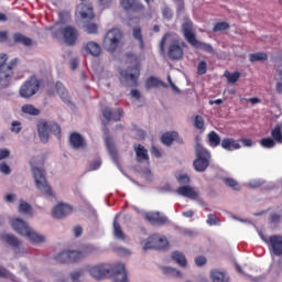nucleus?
Segmentation results:
<instances>
[{
	"label": "nucleus",
	"mask_w": 282,
	"mask_h": 282,
	"mask_svg": "<svg viewBox=\"0 0 282 282\" xmlns=\"http://www.w3.org/2000/svg\"><path fill=\"white\" fill-rule=\"evenodd\" d=\"M87 272L95 281H105L109 276H116L115 282H129L124 263L120 262L93 264L87 268Z\"/></svg>",
	"instance_id": "1"
},
{
	"label": "nucleus",
	"mask_w": 282,
	"mask_h": 282,
	"mask_svg": "<svg viewBox=\"0 0 282 282\" xmlns=\"http://www.w3.org/2000/svg\"><path fill=\"white\" fill-rule=\"evenodd\" d=\"M127 59L134 67L122 70L120 73V82L122 85H127V87H135L138 85V78H140V63L144 61V54L135 55L128 53Z\"/></svg>",
	"instance_id": "2"
},
{
	"label": "nucleus",
	"mask_w": 282,
	"mask_h": 282,
	"mask_svg": "<svg viewBox=\"0 0 282 282\" xmlns=\"http://www.w3.org/2000/svg\"><path fill=\"white\" fill-rule=\"evenodd\" d=\"M10 225L18 235L25 237L32 243H43V241H45V236L35 232V230L28 225V221L21 218H12Z\"/></svg>",
	"instance_id": "3"
},
{
	"label": "nucleus",
	"mask_w": 282,
	"mask_h": 282,
	"mask_svg": "<svg viewBox=\"0 0 282 282\" xmlns=\"http://www.w3.org/2000/svg\"><path fill=\"white\" fill-rule=\"evenodd\" d=\"M166 44H170L167 56L172 61H180L184 56V43H180V40L175 39L173 34H165L161 41L160 50L161 52H164V46Z\"/></svg>",
	"instance_id": "4"
},
{
	"label": "nucleus",
	"mask_w": 282,
	"mask_h": 282,
	"mask_svg": "<svg viewBox=\"0 0 282 282\" xmlns=\"http://www.w3.org/2000/svg\"><path fill=\"white\" fill-rule=\"evenodd\" d=\"M7 61L8 55L0 54V89L10 87V83H12V76L14 74L12 69L14 65H17V59H13L10 64H6Z\"/></svg>",
	"instance_id": "5"
},
{
	"label": "nucleus",
	"mask_w": 282,
	"mask_h": 282,
	"mask_svg": "<svg viewBox=\"0 0 282 282\" xmlns=\"http://www.w3.org/2000/svg\"><path fill=\"white\" fill-rule=\"evenodd\" d=\"M182 31L184 37L191 45H193V47H197L198 50H204V52L213 54V46L210 44L202 43L195 37V33H193V22L185 21L182 25Z\"/></svg>",
	"instance_id": "6"
},
{
	"label": "nucleus",
	"mask_w": 282,
	"mask_h": 282,
	"mask_svg": "<svg viewBox=\"0 0 282 282\" xmlns=\"http://www.w3.org/2000/svg\"><path fill=\"white\" fill-rule=\"evenodd\" d=\"M35 186L45 197H54V192L47 181L45 180V171L39 167H32Z\"/></svg>",
	"instance_id": "7"
},
{
	"label": "nucleus",
	"mask_w": 282,
	"mask_h": 282,
	"mask_svg": "<svg viewBox=\"0 0 282 282\" xmlns=\"http://www.w3.org/2000/svg\"><path fill=\"white\" fill-rule=\"evenodd\" d=\"M196 160L194 161V169L198 173H204L210 164V153L202 144L196 143Z\"/></svg>",
	"instance_id": "8"
},
{
	"label": "nucleus",
	"mask_w": 282,
	"mask_h": 282,
	"mask_svg": "<svg viewBox=\"0 0 282 282\" xmlns=\"http://www.w3.org/2000/svg\"><path fill=\"white\" fill-rule=\"evenodd\" d=\"M258 235H259L260 239H262V241L264 243H267L271 254H274V257H281V254H282V236L273 235L268 238L263 235V232L261 230H258Z\"/></svg>",
	"instance_id": "9"
},
{
	"label": "nucleus",
	"mask_w": 282,
	"mask_h": 282,
	"mask_svg": "<svg viewBox=\"0 0 282 282\" xmlns=\"http://www.w3.org/2000/svg\"><path fill=\"white\" fill-rule=\"evenodd\" d=\"M120 41H122V31L120 29H112L107 32L104 39V47L108 52H116Z\"/></svg>",
	"instance_id": "10"
},
{
	"label": "nucleus",
	"mask_w": 282,
	"mask_h": 282,
	"mask_svg": "<svg viewBox=\"0 0 282 282\" xmlns=\"http://www.w3.org/2000/svg\"><path fill=\"white\" fill-rule=\"evenodd\" d=\"M54 36H58L59 34L63 35L64 42L67 45H74L78 40V31L74 29V26H65L62 28L58 24H55L53 28Z\"/></svg>",
	"instance_id": "11"
},
{
	"label": "nucleus",
	"mask_w": 282,
	"mask_h": 282,
	"mask_svg": "<svg viewBox=\"0 0 282 282\" xmlns=\"http://www.w3.org/2000/svg\"><path fill=\"white\" fill-rule=\"evenodd\" d=\"M143 245V250H164L169 248V240L166 237H162L158 234L152 235L150 238H148L147 241L141 242Z\"/></svg>",
	"instance_id": "12"
},
{
	"label": "nucleus",
	"mask_w": 282,
	"mask_h": 282,
	"mask_svg": "<svg viewBox=\"0 0 282 282\" xmlns=\"http://www.w3.org/2000/svg\"><path fill=\"white\" fill-rule=\"evenodd\" d=\"M40 82L39 78L36 77H31L29 80H26L20 88V96L22 98H32L34 94L39 91L40 87Z\"/></svg>",
	"instance_id": "13"
},
{
	"label": "nucleus",
	"mask_w": 282,
	"mask_h": 282,
	"mask_svg": "<svg viewBox=\"0 0 282 282\" xmlns=\"http://www.w3.org/2000/svg\"><path fill=\"white\" fill-rule=\"evenodd\" d=\"M82 3L77 6L76 14L83 19H89L90 21L96 19V14H94V7L91 3H88L89 0H80Z\"/></svg>",
	"instance_id": "14"
},
{
	"label": "nucleus",
	"mask_w": 282,
	"mask_h": 282,
	"mask_svg": "<svg viewBox=\"0 0 282 282\" xmlns=\"http://www.w3.org/2000/svg\"><path fill=\"white\" fill-rule=\"evenodd\" d=\"M72 206L65 203H59L52 209V215L54 219H64V217H67V215H72Z\"/></svg>",
	"instance_id": "15"
},
{
	"label": "nucleus",
	"mask_w": 282,
	"mask_h": 282,
	"mask_svg": "<svg viewBox=\"0 0 282 282\" xmlns=\"http://www.w3.org/2000/svg\"><path fill=\"white\" fill-rule=\"evenodd\" d=\"M144 218L147 221L152 224V226H162V224H166L169 221V218L160 214V212H148L144 214Z\"/></svg>",
	"instance_id": "16"
},
{
	"label": "nucleus",
	"mask_w": 282,
	"mask_h": 282,
	"mask_svg": "<svg viewBox=\"0 0 282 282\" xmlns=\"http://www.w3.org/2000/svg\"><path fill=\"white\" fill-rule=\"evenodd\" d=\"M177 195L181 197H186L187 199H197L198 193L195 191V187H191L188 185L181 186L176 189Z\"/></svg>",
	"instance_id": "17"
},
{
	"label": "nucleus",
	"mask_w": 282,
	"mask_h": 282,
	"mask_svg": "<svg viewBox=\"0 0 282 282\" xmlns=\"http://www.w3.org/2000/svg\"><path fill=\"white\" fill-rule=\"evenodd\" d=\"M134 153L137 155V162L149 164V151L142 144L134 145Z\"/></svg>",
	"instance_id": "18"
},
{
	"label": "nucleus",
	"mask_w": 282,
	"mask_h": 282,
	"mask_svg": "<svg viewBox=\"0 0 282 282\" xmlns=\"http://www.w3.org/2000/svg\"><path fill=\"white\" fill-rule=\"evenodd\" d=\"M121 7L123 10H133V12L144 10V6L140 3V0H121Z\"/></svg>",
	"instance_id": "19"
},
{
	"label": "nucleus",
	"mask_w": 282,
	"mask_h": 282,
	"mask_svg": "<svg viewBox=\"0 0 282 282\" xmlns=\"http://www.w3.org/2000/svg\"><path fill=\"white\" fill-rule=\"evenodd\" d=\"M37 131L41 142H47L50 140V128L47 121H40L37 123Z\"/></svg>",
	"instance_id": "20"
},
{
	"label": "nucleus",
	"mask_w": 282,
	"mask_h": 282,
	"mask_svg": "<svg viewBox=\"0 0 282 282\" xmlns=\"http://www.w3.org/2000/svg\"><path fill=\"white\" fill-rule=\"evenodd\" d=\"M220 147H223L225 151H237L241 149V145L239 144V142H237V140L232 138L223 139L220 142Z\"/></svg>",
	"instance_id": "21"
},
{
	"label": "nucleus",
	"mask_w": 282,
	"mask_h": 282,
	"mask_svg": "<svg viewBox=\"0 0 282 282\" xmlns=\"http://www.w3.org/2000/svg\"><path fill=\"white\" fill-rule=\"evenodd\" d=\"M118 217H120V214H117L113 220L112 225V234L115 239H119L120 241H124L127 237L124 236V232L122 231V227H120V224H118Z\"/></svg>",
	"instance_id": "22"
},
{
	"label": "nucleus",
	"mask_w": 282,
	"mask_h": 282,
	"mask_svg": "<svg viewBox=\"0 0 282 282\" xmlns=\"http://www.w3.org/2000/svg\"><path fill=\"white\" fill-rule=\"evenodd\" d=\"M69 142L73 149H84L86 144L85 138H83V135L76 132L70 134Z\"/></svg>",
	"instance_id": "23"
},
{
	"label": "nucleus",
	"mask_w": 282,
	"mask_h": 282,
	"mask_svg": "<svg viewBox=\"0 0 282 282\" xmlns=\"http://www.w3.org/2000/svg\"><path fill=\"white\" fill-rule=\"evenodd\" d=\"M104 118L109 122L110 120H115V122H118V120H120V118H122V110L118 109L115 110L113 112L111 111V109L106 108L102 112Z\"/></svg>",
	"instance_id": "24"
},
{
	"label": "nucleus",
	"mask_w": 282,
	"mask_h": 282,
	"mask_svg": "<svg viewBox=\"0 0 282 282\" xmlns=\"http://www.w3.org/2000/svg\"><path fill=\"white\" fill-rule=\"evenodd\" d=\"M85 52L90 54V56H98L102 52V48L97 42H88L85 45Z\"/></svg>",
	"instance_id": "25"
},
{
	"label": "nucleus",
	"mask_w": 282,
	"mask_h": 282,
	"mask_svg": "<svg viewBox=\"0 0 282 282\" xmlns=\"http://www.w3.org/2000/svg\"><path fill=\"white\" fill-rule=\"evenodd\" d=\"M55 89H56V94L59 96L63 102H66V104L69 102V93H67V89L65 88V86H63L61 82H57L55 84Z\"/></svg>",
	"instance_id": "26"
},
{
	"label": "nucleus",
	"mask_w": 282,
	"mask_h": 282,
	"mask_svg": "<svg viewBox=\"0 0 282 282\" xmlns=\"http://www.w3.org/2000/svg\"><path fill=\"white\" fill-rule=\"evenodd\" d=\"M172 261H175L180 268H186L188 265V262L186 261V256L180 251H174L171 254Z\"/></svg>",
	"instance_id": "27"
},
{
	"label": "nucleus",
	"mask_w": 282,
	"mask_h": 282,
	"mask_svg": "<svg viewBox=\"0 0 282 282\" xmlns=\"http://www.w3.org/2000/svg\"><path fill=\"white\" fill-rule=\"evenodd\" d=\"M210 279L213 282H228L230 279L224 271L214 270L210 272Z\"/></svg>",
	"instance_id": "28"
},
{
	"label": "nucleus",
	"mask_w": 282,
	"mask_h": 282,
	"mask_svg": "<svg viewBox=\"0 0 282 282\" xmlns=\"http://www.w3.org/2000/svg\"><path fill=\"white\" fill-rule=\"evenodd\" d=\"M106 147L108 149V153H109L112 162H115V164L118 165V152L116 151V148L113 147V142L111 141V138H109V137L106 138Z\"/></svg>",
	"instance_id": "29"
},
{
	"label": "nucleus",
	"mask_w": 282,
	"mask_h": 282,
	"mask_svg": "<svg viewBox=\"0 0 282 282\" xmlns=\"http://www.w3.org/2000/svg\"><path fill=\"white\" fill-rule=\"evenodd\" d=\"M162 272L166 276H173V279H182L184 276L180 270L172 267H163Z\"/></svg>",
	"instance_id": "30"
},
{
	"label": "nucleus",
	"mask_w": 282,
	"mask_h": 282,
	"mask_svg": "<svg viewBox=\"0 0 282 282\" xmlns=\"http://www.w3.org/2000/svg\"><path fill=\"white\" fill-rule=\"evenodd\" d=\"M271 138L274 140L276 144H282V124H276L271 130Z\"/></svg>",
	"instance_id": "31"
},
{
	"label": "nucleus",
	"mask_w": 282,
	"mask_h": 282,
	"mask_svg": "<svg viewBox=\"0 0 282 282\" xmlns=\"http://www.w3.org/2000/svg\"><path fill=\"white\" fill-rule=\"evenodd\" d=\"M13 41L14 43H21V45H25V47H30V45H32V39L21 33L13 34Z\"/></svg>",
	"instance_id": "32"
},
{
	"label": "nucleus",
	"mask_w": 282,
	"mask_h": 282,
	"mask_svg": "<svg viewBox=\"0 0 282 282\" xmlns=\"http://www.w3.org/2000/svg\"><path fill=\"white\" fill-rule=\"evenodd\" d=\"M84 254L82 250H68V260L69 263H76L78 261H83Z\"/></svg>",
	"instance_id": "33"
},
{
	"label": "nucleus",
	"mask_w": 282,
	"mask_h": 282,
	"mask_svg": "<svg viewBox=\"0 0 282 282\" xmlns=\"http://www.w3.org/2000/svg\"><path fill=\"white\" fill-rule=\"evenodd\" d=\"M18 212L20 213V215H32V205L29 204L28 202L21 199L19 207H18Z\"/></svg>",
	"instance_id": "34"
},
{
	"label": "nucleus",
	"mask_w": 282,
	"mask_h": 282,
	"mask_svg": "<svg viewBox=\"0 0 282 282\" xmlns=\"http://www.w3.org/2000/svg\"><path fill=\"white\" fill-rule=\"evenodd\" d=\"M178 137L180 134L175 131L166 132L162 135L161 140L163 144H166V147H170V144H172L174 140H177Z\"/></svg>",
	"instance_id": "35"
},
{
	"label": "nucleus",
	"mask_w": 282,
	"mask_h": 282,
	"mask_svg": "<svg viewBox=\"0 0 282 282\" xmlns=\"http://www.w3.org/2000/svg\"><path fill=\"white\" fill-rule=\"evenodd\" d=\"M207 138H208L209 145H212L214 149L219 147V144L221 145V138L219 137V134H217V132L215 131L209 132Z\"/></svg>",
	"instance_id": "36"
},
{
	"label": "nucleus",
	"mask_w": 282,
	"mask_h": 282,
	"mask_svg": "<svg viewBox=\"0 0 282 282\" xmlns=\"http://www.w3.org/2000/svg\"><path fill=\"white\" fill-rule=\"evenodd\" d=\"M53 259L57 263H69V250L56 253Z\"/></svg>",
	"instance_id": "37"
},
{
	"label": "nucleus",
	"mask_w": 282,
	"mask_h": 282,
	"mask_svg": "<svg viewBox=\"0 0 282 282\" xmlns=\"http://www.w3.org/2000/svg\"><path fill=\"white\" fill-rule=\"evenodd\" d=\"M21 111L22 113H26L28 116H39V113H41V110H39V108L30 104L22 106Z\"/></svg>",
	"instance_id": "38"
},
{
	"label": "nucleus",
	"mask_w": 282,
	"mask_h": 282,
	"mask_svg": "<svg viewBox=\"0 0 282 282\" xmlns=\"http://www.w3.org/2000/svg\"><path fill=\"white\" fill-rule=\"evenodd\" d=\"M132 36L135 41H139L140 48L144 50V40L142 39V29H140V26H134L132 29Z\"/></svg>",
	"instance_id": "39"
},
{
	"label": "nucleus",
	"mask_w": 282,
	"mask_h": 282,
	"mask_svg": "<svg viewBox=\"0 0 282 282\" xmlns=\"http://www.w3.org/2000/svg\"><path fill=\"white\" fill-rule=\"evenodd\" d=\"M225 78H227L228 83H230V85H235V83H237V80H239V78H241V74L239 72H234L230 73V70H226L224 73Z\"/></svg>",
	"instance_id": "40"
},
{
	"label": "nucleus",
	"mask_w": 282,
	"mask_h": 282,
	"mask_svg": "<svg viewBox=\"0 0 282 282\" xmlns=\"http://www.w3.org/2000/svg\"><path fill=\"white\" fill-rule=\"evenodd\" d=\"M249 61L251 63H257L259 61H268V54H265L263 52L252 53L249 55Z\"/></svg>",
	"instance_id": "41"
},
{
	"label": "nucleus",
	"mask_w": 282,
	"mask_h": 282,
	"mask_svg": "<svg viewBox=\"0 0 282 282\" xmlns=\"http://www.w3.org/2000/svg\"><path fill=\"white\" fill-rule=\"evenodd\" d=\"M160 85H162L163 87H166V85H164V83L160 82V79H158L155 77H150L145 82L147 89H152V87H160Z\"/></svg>",
	"instance_id": "42"
},
{
	"label": "nucleus",
	"mask_w": 282,
	"mask_h": 282,
	"mask_svg": "<svg viewBox=\"0 0 282 282\" xmlns=\"http://www.w3.org/2000/svg\"><path fill=\"white\" fill-rule=\"evenodd\" d=\"M260 147H262V149H274L276 143L272 138L268 137L260 140Z\"/></svg>",
	"instance_id": "43"
},
{
	"label": "nucleus",
	"mask_w": 282,
	"mask_h": 282,
	"mask_svg": "<svg viewBox=\"0 0 282 282\" xmlns=\"http://www.w3.org/2000/svg\"><path fill=\"white\" fill-rule=\"evenodd\" d=\"M96 252H98V248L94 247V245L85 246L82 249V254H84V259H87V257L91 254H96Z\"/></svg>",
	"instance_id": "44"
},
{
	"label": "nucleus",
	"mask_w": 282,
	"mask_h": 282,
	"mask_svg": "<svg viewBox=\"0 0 282 282\" xmlns=\"http://www.w3.org/2000/svg\"><path fill=\"white\" fill-rule=\"evenodd\" d=\"M224 182L227 186H229V188H232L234 191H239L241 188V185L239 184V182L235 181V178H224Z\"/></svg>",
	"instance_id": "45"
},
{
	"label": "nucleus",
	"mask_w": 282,
	"mask_h": 282,
	"mask_svg": "<svg viewBox=\"0 0 282 282\" xmlns=\"http://www.w3.org/2000/svg\"><path fill=\"white\" fill-rule=\"evenodd\" d=\"M48 131L54 135H61V126L56 122L47 121Z\"/></svg>",
	"instance_id": "46"
},
{
	"label": "nucleus",
	"mask_w": 282,
	"mask_h": 282,
	"mask_svg": "<svg viewBox=\"0 0 282 282\" xmlns=\"http://www.w3.org/2000/svg\"><path fill=\"white\" fill-rule=\"evenodd\" d=\"M84 275H85V270L83 269H77L69 273L70 280L73 282H78V279H80Z\"/></svg>",
	"instance_id": "47"
},
{
	"label": "nucleus",
	"mask_w": 282,
	"mask_h": 282,
	"mask_svg": "<svg viewBox=\"0 0 282 282\" xmlns=\"http://www.w3.org/2000/svg\"><path fill=\"white\" fill-rule=\"evenodd\" d=\"M6 241L7 243H9V246H12L13 248H19V246H21V241H19V238L12 235H7Z\"/></svg>",
	"instance_id": "48"
},
{
	"label": "nucleus",
	"mask_w": 282,
	"mask_h": 282,
	"mask_svg": "<svg viewBox=\"0 0 282 282\" xmlns=\"http://www.w3.org/2000/svg\"><path fill=\"white\" fill-rule=\"evenodd\" d=\"M85 32L87 34H97L98 33V24L96 23H87L84 25Z\"/></svg>",
	"instance_id": "49"
},
{
	"label": "nucleus",
	"mask_w": 282,
	"mask_h": 282,
	"mask_svg": "<svg viewBox=\"0 0 282 282\" xmlns=\"http://www.w3.org/2000/svg\"><path fill=\"white\" fill-rule=\"evenodd\" d=\"M230 28V25L228 24V22H217L214 28L213 31L214 32H224V30H228Z\"/></svg>",
	"instance_id": "50"
},
{
	"label": "nucleus",
	"mask_w": 282,
	"mask_h": 282,
	"mask_svg": "<svg viewBox=\"0 0 282 282\" xmlns=\"http://www.w3.org/2000/svg\"><path fill=\"white\" fill-rule=\"evenodd\" d=\"M246 186L249 188H259V186H263V181L261 178H254L249 181Z\"/></svg>",
	"instance_id": "51"
},
{
	"label": "nucleus",
	"mask_w": 282,
	"mask_h": 282,
	"mask_svg": "<svg viewBox=\"0 0 282 282\" xmlns=\"http://www.w3.org/2000/svg\"><path fill=\"white\" fill-rule=\"evenodd\" d=\"M59 23H68L72 19V14L67 11H62L58 13Z\"/></svg>",
	"instance_id": "52"
},
{
	"label": "nucleus",
	"mask_w": 282,
	"mask_h": 282,
	"mask_svg": "<svg viewBox=\"0 0 282 282\" xmlns=\"http://www.w3.org/2000/svg\"><path fill=\"white\" fill-rule=\"evenodd\" d=\"M194 127H196L199 131H204V118H202V116L197 115L194 118Z\"/></svg>",
	"instance_id": "53"
},
{
	"label": "nucleus",
	"mask_w": 282,
	"mask_h": 282,
	"mask_svg": "<svg viewBox=\"0 0 282 282\" xmlns=\"http://www.w3.org/2000/svg\"><path fill=\"white\" fill-rule=\"evenodd\" d=\"M207 69H208V66L206 62L202 61L198 63L197 72L200 76L206 74Z\"/></svg>",
	"instance_id": "54"
},
{
	"label": "nucleus",
	"mask_w": 282,
	"mask_h": 282,
	"mask_svg": "<svg viewBox=\"0 0 282 282\" xmlns=\"http://www.w3.org/2000/svg\"><path fill=\"white\" fill-rule=\"evenodd\" d=\"M0 172H2L3 175H10V173H12V170L10 169V165H8V163L3 162L0 164Z\"/></svg>",
	"instance_id": "55"
},
{
	"label": "nucleus",
	"mask_w": 282,
	"mask_h": 282,
	"mask_svg": "<svg viewBox=\"0 0 282 282\" xmlns=\"http://www.w3.org/2000/svg\"><path fill=\"white\" fill-rule=\"evenodd\" d=\"M207 224H208V226H219V219L215 218V216H213V214H209L207 216Z\"/></svg>",
	"instance_id": "56"
},
{
	"label": "nucleus",
	"mask_w": 282,
	"mask_h": 282,
	"mask_svg": "<svg viewBox=\"0 0 282 282\" xmlns=\"http://www.w3.org/2000/svg\"><path fill=\"white\" fill-rule=\"evenodd\" d=\"M176 180H177L178 184H188V182H191V177H188V175H186V174H181V175L176 176Z\"/></svg>",
	"instance_id": "57"
},
{
	"label": "nucleus",
	"mask_w": 282,
	"mask_h": 282,
	"mask_svg": "<svg viewBox=\"0 0 282 282\" xmlns=\"http://www.w3.org/2000/svg\"><path fill=\"white\" fill-rule=\"evenodd\" d=\"M21 122H19V121H13L12 123H11V131L13 132V133H21Z\"/></svg>",
	"instance_id": "58"
},
{
	"label": "nucleus",
	"mask_w": 282,
	"mask_h": 282,
	"mask_svg": "<svg viewBox=\"0 0 282 282\" xmlns=\"http://www.w3.org/2000/svg\"><path fill=\"white\" fill-rule=\"evenodd\" d=\"M8 158H10V150L6 148L0 149V162L1 160H6Z\"/></svg>",
	"instance_id": "59"
},
{
	"label": "nucleus",
	"mask_w": 282,
	"mask_h": 282,
	"mask_svg": "<svg viewBox=\"0 0 282 282\" xmlns=\"http://www.w3.org/2000/svg\"><path fill=\"white\" fill-rule=\"evenodd\" d=\"M100 160H96L95 162L90 163L89 171H98L100 169Z\"/></svg>",
	"instance_id": "60"
},
{
	"label": "nucleus",
	"mask_w": 282,
	"mask_h": 282,
	"mask_svg": "<svg viewBox=\"0 0 282 282\" xmlns=\"http://www.w3.org/2000/svg\"><path fill=\"white\" fill-rule=\"evenodd\" d=\"M162 13L163 18L167 19V21L171 19V17H173V12L166 7L163 9Z\"/></svg>",
	"instance_id": "61"
},
{
	"label": "nucleus",
	"mask_w": 282,
	"mask_h": 282,
	"mask_svg": "<svg viewBox=\"0 0 282 282\" xmlns=\"http://www.w3.org/2000/svg\"><path fill=\"white\" fill-rule=\"evenodd\" d=\"M195 264L198 265V267H202V265H205L206 264V258L205 257H197L195 259Z\"/></svg>",
	"instance_id": "62"
},
{
	"label": "nucleus",
	"mask_w": 282,
	"mask_h": 282,
	"mask_svg": "<svg viewBox=\"0 0 282 282\" xmlns=\"http://www.w3.org/2000/svg\"><path fill=\"white\" fill-rule=\"evenodd\" d=\"M240 142L243 144V147H254V142L251 139L242 138Z\"/></svg>",
	"instance_id": "63"
},
{
	"label": "nucleus",
	"mask_w": 282,
	"mask_h": 282,
	"mask_svg": "<svg viewBox=\"0 0 282 282\" xmlns=\"http://www.w3.org/2000/svg\"><path fill=\"white\" fill-rule=\"evenodd\" d=\"M274 79H275L276 82H281V83H282V69H281V68H278V69H276Z\"/></svg>",
	"instance_id": "64"
}]
</instances>
